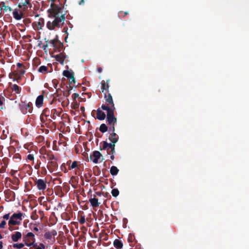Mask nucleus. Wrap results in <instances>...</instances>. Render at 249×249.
Masks as SVG:
<instances>
[{
    "label": "nucleus",
    "mask_w": 249,
    "mask_h": 249,
    "mask_svg": "<svg viewBox=\"0 0 249 249\" xmlns=\"http://www.w3.org/2000/svg\"><path fill=\"white\" fill-rule=\"evenodd\" d=\"M128 241L129 242L131 243V244H130V246H133V244L132 243L133 241H132V239L130 238V237H128Z\"/></svg>",
    "instance_id": "obj_62"
},
{
    "label": "nucleus",
    "mask_w": 249,
    "mask_h": 249,
    "mask_svg": "<svg viewBox=\"0 0 249 249\" xmlns=\"http://www.w3.org/2000/svg\"><path fill=\"white\" fill-rule=\"evenodd\" d=\"M110 135L108 139L111 142L116 143L119 140L118 135L116 133H110Z\"/></svg>",
    "instance_id": "obj_20"
},
{
    "label": "nucleus",
    "mask_w": 249,
    "mask_h": 249,
    "mask_svg": "<svg viewBox=\"0 0 249 249\" xmlns=\"http://www.w3.org/2000/svg\"><path fill=\"white\" fill-rule=\"evenodd\" d=\"M65 59V55L62 53H61L56 55V60L60 62L61 64L63 63Z\"/></svg>",
    "instance_id": "obj_27"
},
{
    "label": "nucleus",
    "mask_w": 249,
    "mask_h": 249,
    "mask_svg": "<svg viewBox=\"0 0 249 249\" xmlns=\"http://www.w3.org/2000/svg\"><path fill=\"white\" fill-rule=\"evenodd\" d=\"M21 88L17 84H10L9 88L3 91L4 95L11 100H14L21 96Z\"/></svg>",
    "instance_id": "obj_1"
},
{
    "label": "nucleus",
    "mask_w": 249,
    "mask_h": 249,
    "mask_svg": "<svg viewBox=\"0 0 249 249\" xmlns=\"http://www.w3.org/2000/svg\"><path fill=\"white\" fill-rule=\"evenodd\" d=\"M35 240H33V245H32V246L34 248H37V243H35Z\"/></svg>",
    "instance_id": "obj_59"
},
{
    "label": "nucleus",
    "mask_w": 249,
    "mask_h": 249,
    "mask_svg": "<svg viewBox=\"0 0 249 249\" xmlns=\"http://www.w3.org/2000/svg\"><path fill=\"white\" fill-rule=\"evenodd\" d=\"M5 101L4 97L1 94H0V106H2L3 102Z\"/></svg>",
    "instance_id": "obj_44"
},
{
    "label": "nucleus",
    "mask_w": 249,
    "mask_h": 249,
    "mask_svg": "<svg viewBox=\"0 0 249 249\" xmlns=\"http://www.w3.org/2000/svg\"><path fill=\"white\" fill-rule=\"evenodd\" d=\"M61 112L57 111L56 109H53L51 110V116L53 119H55L57 116H59Z\"/></svg>",
    "instance_id": "obj_26"
},
{
    "label": "nucleus",
    "mask_w": 249,
    "mask_h": 249,
    "mask_svg": "<svg viewBox=\"0 0 249 249\" xmlns=\"http://www.w3.org/2000/svg\"><path fill=\"white\" fill-rule=\"evenodd\" d=\"M63 75L67 78L70 79L73 77L74 72L71 70V71L65 70L63 72Z\"/></svg>",
    "instance_id": "obj_25"
},
{
    "label": "nucleus",
    "mask_w": 249,
    "mask_h": 249,
    "mask_svg": "<svg viewBox=\"0 0 249 249\" xmlns=\"http://www.w3.org/2000/svg\"><path fill=\"white\" fill-rule=\"evenodd\" d=\"M19 107L21 111L24 114L28 113H31L33 109L31 102L26 103L21 101L19 104Z\"/></svg>",
    "instance_id": "obj_6"
},
{
    "label": "nucleus",
    "mask_w": 249,
    "mask_h": 249,
    "mask_svg": "<svg viewBox=\"0 0 249 249\" xmlns=\"http://www.w3.org/2000/svg\"><path fill=\"white\" fill-rule=\"evenodd\" d=\"M49 47V44L48 43H46V44L45 45H44L42 47V49L45 51V52H46V49L47 48Z\"/></svg>",
    "instance_id": "obj_50"
},
{
    "label": "nucleus",
    "mask_w": 249,
    "mask_h": 249,
    "mask_svg": "<svg viewBox=\"0 0 249 249\" xmlns=\"http://www.w3.org/2000/svg\"><path fill=\"white\" fill-rule=\"evenodd\" d=\"M39 247L42 248V249H45V246L43 244H42V243H40Z\"/></svg>",
    "instance_id": "obj_58"
},
{
    "label": "nucleus",
    "mask_w": 249,
    "mask_h": 249,
    "mask_svg": "<svg viewBox=\"0 0 249 249\" xmlns=\"http://www.w3.org/2000/svg\"><path fill=\"white\" fill-rule=\"evenodd\" d=\"M25 245L27 246L30 247L33 245V242L32 243H27V242H25Z\"/></svg>",
    "instance_id": "obj_56"
},
{
    "label": "nucleus",
    "mask_w": 249,
    "mask_h": 249,
    "mask_svg": "<svg viewBox=\"0 0 249 249\" xmlns=\"http://www.w3.org/2000/svg\"><path fill=\"white\" fill-rule=\"evenodd\" d=\"M38 216L36 213V212H34L31 215V218L33 220H36Z\"/></svg>",
    "instance_id": "obj_45"
},
{
    "label": "nucleus",
    "mask_w": 249,
    "mask_h": 249,
    "mask_svg": "<svg viewBox=\"0 0 249 249\" xmlns=\"http://www.w3.org/2000/svg\"><path fill=\"white\" fill-rule=\"evenodd\" d=\"M101 108L107 111V124L111 125V124H116L117 123V118L114 116L115 110H112V109H109L108 107L104 106H101Z\"/></svg>",
    "instance_id": "obj_3"
},
{
    "label": "nucleus",
    "mask_w": 249,
    "mask_h": 249,
    "mask_svg": "<svg viewBox=\"0 0 249 249\" xmlns=\"http://www.w3.org/2000/svg\"><path fill=\"white\" fill-rule=\"evenodd\" d=\"M10 181L14 185L18 186L20 184L19 179L16 177H14L12 179H10Z\"/></svg>",
    "instance_id": "obj_29"
},
{
    "label": "nucleus",
    "mask_w": 249,
    "mask_h": 249,
    "mask_svg": "<svg viewBox=\"0 0 249 249\" xmlns=\"http://www.w3.org/2000/svg\"><path fill=\"white\" fill-rule=\"evenodd\" d=\"M17 69L21 68L22 67H24V66L23 65V64L22 63H18L17 64Z\"/></svg>",
    "instance_id": "obj_54"
},
{
    "label": "nucleus",
    "mask_w": 249,
    "mask_h": 249,
    "mask_svg": "<svg viewBox=\"0 0 249 249\" xmlns=\"http://www.w3.org/2000/svg\"><path fill=\"white\" fill-rule=\"evenodd\" d=\"M15 158H20V155L19 154H16L14 156Z\"/></svg>",
    "instance_id": "obj_61"
},
{
    "label": "nucleus",
    "mask_w": 249,
    "mask_h": 249,
    "mask_svg": "<svg viewBox=\"0 0 249 249\" xmlns=\"http://www.w3.org/2000/svg\"><path fill=\"white\" fill-rule=\"evenodd\" d=\"M17 172V170H12L11 171V174L12 176H14V175Z\"/></svg>",
    "instance_id": "obj_60"
},
{
    "label": "nucleus",
    "mask_w": 249,
    "mask_h": 249,
    "mask_svg": "<svg viewBox=\"0 0 249 249\" xmlns=\"http://www.w3.org/2000/svg\"><path fill=\"white\" fill-rule=\"evenodd\" d=\"M35 185L37 188L42 191H44L47 188V181L43 179H36L35 180Z\"/></svg>",
    "instance_id": "obj_8"
},
{
    "label": "nucleus",
    "mask_w": 249,
    "mask_h": 249,
    "mask_svg": "<svg viewBox=\"0 0 249 249\" xmlns=\"http://www.w3.org/2000/svg\"><path fill=\"white\" fill-rule=\"evenodd\" d=\"M65 14H62L60 17H53V21H48L46 24L47 28L50 30H53L56 28H61L63 25L65 18Z\"/></svg>",
    "instance_id": "obj_2"
},
{
    "label": "nucleus",
    "mask_w": 249,
    "mask_h": 249,
    "mask_svg": "<svg viewBox=\"0 0 249 249\" xmlns=\"http://www.w3.org/2000/svg\"><path fill=\"white\" fill-rule=\"evenodd\" d=\"M120 16H123V17H125V16H126L128 14V12H125L124 13H123V12H120L119 13Z\"/></svg>",
    "instance_id": "obj_51"
},
{
    "label": "nucleus",
    "mask_w": 249,
    "mask_h": 249,
    "mask_svg": "<svg viewBox=\"0 0 249 249\" xmlns=\"http://www.w3.org/2000/svg\"><path fill=\"white\" fill-rule=\"evenodd\" d=\"M38 162V163H37L35 166V168L36 169H39V168H40V165L41 164V162L40 161H37V162Z\"/></svg>",
    "instance_id": "obj_52"
},
{
    "label": "nucleus",
    "mask_w": 249,
    "mask_h": 249,
    "mask_svg": "<svg viewBox=\"0 0 249 249\" xmlns=\"http://www.w3.org/2000/svg\"><path fill=\"white\" fill-rule=\"evenodd\" d=\"M27 159L33 161L34 163V156L33 154H29L27 157Z\"/></svg>",
    "instance_id": "obj_43"
},
{
    "label": "nucleus",
    "mask_w": 249,
    "mask_h": 249,
    "mask_svg": "<svg viewBox=\"0 0 249 249\" xmlns=\"http://www.w3.org/2000/svg\"><path fill=\"white\" fill-rule=\"evenodd\" d=\"M25 73V67L17 69V70L14 72L9 74V77L11 79H13V81H17L18 83L19 81L21 80L22 76Z\"/></svg>",
    "instance_id": "obj_4"
},
{
    "label": "nucleus",
    "mask_w": 249,
    "mask_h": 249,
    "mask_svg": "<svg viewBox=\"0 0 249 249\" xmlns=\"http://www.w3.org/2000/svg\"><path fill=\"white\" fill-rule=\"evenodd\" d=\"M101 156L102 154L99 151H95L93 152L92 155H90V159L92 160L94 163H97Z\"/></svg>",
    "instance_id": "obj_12"
},
{
    "label": "nucleus",
    "mask_w": 249,
    "mask_h": 249,
    "mask_svg": "<svg viewBox=\"0 0 249 249\" xmlns=\"http://www.w3.org/2000/svg\"><path fill=\"white\" fill-rule=\"evenodd\" d=\"M44 19L43 18H39L37 21H35L33 23L32 25L35 30H42L44 25Z\"/></svg>",
    "instance_id": "obj_10"
},
{
    "label": "nucleus",
    "mask_w": 249,
    "mask_h": 249,
    "mask_svg": "<svg viewBox=\"0 0 249 249\" xmlns=\"http://www.w3.org/2000/svg\"><path fill=\"white\" fill-rule=\"evenodd\" d=\"M3 248V243L2 241H0V249H2Z\"/></svg>",
    "instance_id": "obj_64"
},
{
    "label": "nucleus",
    "mask_w": 249,
    "mask_h": 249,
    "mask_svg": "<svg viewBox=\"0 0 249 249\" xmlns=\"http://www.w3.org/2000/svg\"><path fill=\"white\" fill-rule=\"evenodd\" d=\"M44 95L42 94L39 95L36 99V105L37 107H40L42 106L43 104Z\"/></svg>",
    "instance_id": "obj_17"
},
{
    "label": "nucleus",
    "mask_w": 249,
    "mask_h": 249,
    "mask_svg": "<svg viewBox=\"0 0 249 249\" xmlns=\"http://www.w3.org/2000/svg\"><path fill=\"white\" fill-rule=\"evenodd\" d=\"M6 169L4 167L0 168V173H2L5 172Z\"/></svg>",
    "instance_id": "obj_57"
},
{
    "label": "nucleus",
    "mask_w": 249,
    "mask_h": 249,
    "mask_svg": "<svg viewBox=\"0 0 249 249\" xmlns=\"http://www.w3.org/2000/svg\"><path fill=\"white\" fill-rule=\"evenodd\" d=\"M24 246V244L23 243H15L13 245V247L14 248H17V249H21L23 248Z\"/></svg>",
    "instance_id": "obj_36"
},
{
    "label": "nucleus",
    "mask_w": 249,
    "mask_h": 249,
    "mask_svg": "<svg viewBox=\"0 0 249 249\" xmlns=\"http://www.w3.org/2000/svg\"><path fill=\"white\" fill-rule=\"evenodd\" d=\"M28 4H30V0H24V1H22V3H19L18 5V7L19 8H22V6H26Z\"/></svg>",
    "instance_id": "obj_33"
},
{
    "label": "nucleus",
    "mask_w": 249,
    "mask_h": 249,
    "mask_svg": "<svg viewBox=\"0 0 249 249\" xmlns=\"http://www.w3.org/2000/svg\"><path fill=\"white\" fill-rule=\"evenodd\" d=\"M113 245L116 249H122L123 247V242L118 239L114 240L113 241Z\"/></svg>",
    "instance_id": "obj_22"
},
{
    "label": "nucleus",
    "mask_w": 249,
    "mask_h": 249,
    "mask_svg": "<svg viewBox=\"0 0 249 249\" xmlns=\"http://www.w3.org/2000/svg\"><path fill=\"white\" fill-rule=\"evenodd\" d=\"M78 165V162L76 161H74L71 166L69 167V170H71L74 168H75Z\"/></svg>",
    "instance_id": "obj_38"
},
{
    "label": "nucleus",
    "mask_w": 249,
    "mask_h": 249,
    "mask_svg": "<svg viewBox=\"0 0 249 249\" xmlns=\"http://www.w3.org/2000/svg\"><path fill=\"white\" fill-rule=\"evenodd\" d=\"M4 193L6 195H7L9 196H12L14 199H15V193L13 191H11L9 189H8L4 191Z\"/></svg>",
    "instance_id": "obj_32"
},
{
    "label": "nucleus",
    "mask_w": 249,
    "mask_h": 249,
    "mask_svg": "<svg viewBox=\"0 0 249 249\" xmlns=\"http://www.w3.org/2000/svg\"><path fill=\"white\" fill-rule=\"evenodd\" d=\"M22 234L20 232L16 231L11 235V239L13 242H18L21 238Z\"/></svg>",
    "instance_id": "obj_19"
},
{
    "label": "nucleus",
    "mask_w": 249,
    "mask_h": 249,
    "mask_svg": "<svg viewBox=\"0 0 249 249\" xmlns=\"http://www.w3.org/2000/svg\"><path fill=\"white\" fill-rule=\"evenodd\" d=\"M27 237H31V238H32V240H35V235L34 234V233H33L31 232H28L26 234V238H27Z\"/></svg>",
    "instance_id": "obj_41"
},
{
    "label": "nucleus",
    "mask_w": 249,
    "mask_h": 249,
    "mask_svg": "<svg viewBox=\"0 0 249 249\" xmlns=\"http://www.w3.org/2000/svg\"><path fill=\"white\" fill-rule=\"evenodd\" d=\"M110 81L109 79H108L107 80L106 82H105V81L103 80L101 81V91L103 93H105V92H107V93H109L108 92V89L109 88V84H108V82Z\"/></svg>",
    "instance_id": "obj_14"
},
{
    "label": "nucleus",
    "mask_w": 249,
    "mask_h": 249,
    "mask_svg": "<svg viewBox=\"0 0 249 249\" xmlns=\"http://www.w3.org/2000/svg\"><path fill=\"white\" fill-rule=\"evenodd\" d=\"M6 224V222L3 220L0 223V228H4Z\"/></svg>",
    "instance_id": "obj_46"
},
{
    "label": "nucleus",
    "mask_w": 249,
    "mask_h": 249,
    "mask_svg": "<svg viewBox=\"0 0 249 249\" xmlns=\"http://www.w3.org/2000/svg\"><path fill=\"white\" fill-rule=\"evenodd\" d=\"M115 152V147H113L112 148V149L110 150V151H107L108 154L110 155H114Z\"/></svg>",
    "instance_id": "obj_47"
},
{
    "label": "nucleus",
    "mask_w": 249,
    "mask_h": 249,
    "mask_svg": "<svg viewBox=\"0 0 249 249\" xmlns=\"http://www.w3.org/2000/svg\"><path fill=\"white\" fill-rule=\"evenodd\" d=\"M48 67L45 66H41L38 70L39 72L45 73L48 72Z\"/></svg>",
    "instance_id": "obj_31"
},
{
    "label": "nucleus",
    "mask_w": 249,
    "mask_h": 249,
    "mask_svg": "<svg viewBox=\"0 0 249 249\" xmlns=\"http://www.w3.org/2000/svg\"><path fill=\"white\" fill-rule=\"evenodd\" d=\"M47 157L49 160L52 161V160L55 159L54 156L51 153L47 154Z\"/></svg>",
    "instance_id": "obj_37"
},
{
    "label": "nucleus",
    "mask_w": 249,
    "mask_h": 249,
    "mask_svg": "<svg viewBox=\"0 0 249 249\" xmlns=\"http://www.w3.org/2000/svg\"><path fill=\"white\" fill-rule=\"evenodd\" d=\"M22 213L20 212L13 214L8 221L9 226L19 225L20 223V221L22 219Z\"/></svg>",
    "instance_id": "obj_5"
},
{
    "label": "nucleus",
    "mask_w": 249,
    "mask_h": 249,
    "mask_svg": "<svg viewBox=\"0 0 249 249\" xmlns=\"http://www.w3.org/2000/svg\"><path fill=\"white\" fill-rule=\"evenodd\" d=\"M70 80H71V81L70 82V84L71 83H76V81L75 80V78L74 77V75H73V77L72 78H70Z\"/></svg>",
    "instance_id": "obj_55"
},
{
    "label": "nucleus",
    "mask_w": 249,
    "mask_h": 249,
    "mask_svg": "<svg viewBox=\"0 0 249 249\" xmlns=\"http://www.w3.org/2000/svg\"><path fill=\"white\" fill-rule=\"evenodd\" d=\"M91 177V174L89 173H86L84 174V178L86 179V181L89 182V178Z\"/></svg>",
    "instance_id": "obj_39"
},
{
    "label": "nucleus",
    "mask_w": 249,
    "mask_h": 249,
    "mask_svg": "<svg viewBox=\"0 0 249 249\" xmlns=\"http://www.w3.org/2000/svg\"><path fill=\"white\" fill-rule=\"evenodd\" d=\"M79 97V94L77 93H74L72 95V97L74 100H76Z\"/></svg>",
    "instance_id": "obj_49"
},
{
    "label": "nucleus",
    "mask_w": 249,
    "mask_h": 249,
    "mask_svg": "<svg viewBox=\"0 0 249 249\" xmlns=\"http://www.w3.org/2000/svg\"><path fill=\"white\" fill-rule=\"evenodd\" d=\"M107 130H108V127L105 124H102L100 125V127H99V130L101 132L105 133V132H107Z\"/></svg>",
    "instance_id": "obj_30"
},
{
    "label": "nucleus",
    "mask_w": 249,
    "mask_h": 249,
    "mask_svg": "<svg viewBox=\"0 0 249 249\" xmlns=\"http://www.w3.org/2000/svg\"><path fill=\"white\" fill-rule=\"evenodd\" d=\"M104 98L105 99V104H103L102 106L107 107L109 109L115 110V105L111 94L105 92L104 93Z\"/></svg>",
    "instance_id": "obj_7"
},
{
    "label": "nucleus",
    "mask_w": 249,
    "mask_h": 249,
    "mask_svg": "<svg viewBox=\"0 0 249 249\" xmlns=\"http://www.w3.org/2000/svg\"><path fill=\"white\" fill-rule=\"evenodd\" d=\"M110 174L113 176L117 175L119 172V169L115 166L111 167L110 169Z\"/></svg>",
    "instance_id": "obj_28"
},
{
    "label": "nucleus",
    "mask_w": 249,
    "mask_h": 249,
    "mask_svg": "<svg viewBox=\"0 0 249 249\" xmlns=\"http://www.w3.org/2000/svg\"><path fill=\"white\" fill-rule=\"evenodd\" d=\"M97 71L99 73L102 72V69L101 67L98 68L97 69Z\"/></svg>",
    "instance_id": "obj_63"
},
{
    "label": "nucleus",
    "mask_w": 249,
    "mask_h": 249,
    "mask_svg": "<svg viewBox=\"0 0 249 249\" xmlns=\"http://www.w3.org/2000/svg\"><path fill=\"white\" fill-rule=\"evenodd\" d=\"M57 235V231L55 230H53L51 231H47L44 233V236L46 240H52L55 241V236Z\"/></svg>",
    "instance_id": "obj_11"
},
{
    "label": "nucleus",
    "mask_w": 249,
    "mask_h": 249,
    "mask_svg": "<svg viewBox=\"0 0 249 249\" xmlns=\"http://www.w3.org/2000/svg\"><path fill=\"white\" fill-rule=\"evenodd\" d=\"M106 117L105 113L102 111L100 108L97 109L96 111V118L99 120H103Z\"/></svg>",
    "instance_id": "obj_15"
},
{
    "label": "nucleus",
    "mask_w": 249,
    "mask_h": 249,
    "mask_svg": "<svg viewBox=\"0 0 249 249\" xmlns=\"http://www.w3.org/2000/svg\"><path fill=\"white\" fill-rule=\"evenodd\" d=\"M58 166L57 163L56 161H51L48 162L47 167L50 171L53 172V170L55 169Z\"/></svg>",
    "instance_id": "obj_18"
},
{
    "label": "nucleus",
    "mask_w": 249,
    "mask_h": 249,
    "mask_svg": "<svg viewBox=\"0 0 249 249\" xmlns=\"http://www.w3.org/2000/svg\"><path fill=\"white\" fill-rule=\"evenodd\" d=\"M42 114L46 117H48L50 115V110L47 108H45L43 111Z\"/></svg>",
    "instance_id": "obj_40"
},
{
    "label": "nucleus",
    "mask_w": 249,
    "mask_h": 249,
    "mask_svg": "<svg viewBox=\"0 0 249 249\" xmlns=\"http://www.w3.org/2000/svg\"><path fill=\"white\" fill-rule=\"evenodd\" d=\"M115 124H111V125H109L108 132L109 133H115Z\"/></svg>",
    "instance_id": "obj_35"
},
{
    "label": "nucleus",
    "mask_w": 249,
    "mask_h": 249,
    "mask_svg": "<svg viewBox=\"0 0 249 249\" xmlns=\"http://www.w3.org/2000/svg\"><path fill=\"white\" fill-rule=\"evenodd\" d=\"M51 11L50 13L53 17H60V13L62 10L61 7L55 4H51Z\"/></svg>",
    "instance_id": "obj_9"
},
{
    "label": "nucleus",
    "mask_w": 249,
    "mask_h": 249,
    "mask_svg": "<svg viewBox=\"0 0 249 249\" xmlns=\"http://www.w3.org/2000/svg\"><path fill=\"white\" fill-rule=\"evenodd\" d=\"M2 10L3 7L2 4H1V2H0V18L2 16Z\"/></svg>",
    "instance_id": "obj_48"
},
{
    "label": "nucleus",
    "mask_w": 249,
    "mask_h": 249,
    "mask_svg": "<svg viewBox=\"0 0 249 249\" xmlns=\"http://www.w3.org/2000/svg\"><path fill=\"white\" fill-rule=\"evenodd\" d=\"M111 193L112 196H113L114 197H117L119 194V191L118 189L117 188L113 189L112 190Z\"/></svg>",
    "instance_id": "obj_34"
},
{
    "label": "nucleus",
    "mask_w": 249,
    "mask_h": 249,
    "mask_svg": "<svg viewBox=\"0 0 249 249\" xmlns=\"http://www.w3.org/2000/svg\"><path fill=\"white\" fill-rule=\"evenodd\" d=\"M115 147V143H107L106 141L103 142V147L102 148H100V150H107V151H108L109 150L112 149V148Z\"/></svg>",
    "instance_id": "obj_13"
},
{
    "label": "nucleus",
    "mask_w": 249,
    "mask_h": 249,
    "mask_svg": "<svg viewBox=\"0 0 249 249\" xmlns=\"http://www.w3.org/2000/svg\"><path fill=\"white\" fill-rule=\"evenodd\" d=\"M89 201L93 208L98 207L99 206L100 203L98 202V199L95 197V196L94 198H90Z\"/></svg>",
    "instance_id": "obj_21"
},
{
    "label": "nucleus",
    "mask_w": 249,
    "mask_h": 249,
    "mask_svg": "<svg viewBox=\"0 0 249 249\" xmlns=\"http://www.w3.org/2000/svg\"><path fill=\"white\" fill-rule=\"evenodd\" d=\"M13 15L14 18L17 20H19L22 17V13L21 12L18 13L16 9L13 12Z\"/></svg>",
    "instance_id": "obj_23"
},
{
    "label": "nucleus",
    "mask_w": 249,
    "mask_h": 249,
    "mask_svg": "<svg viewBox=\"0 0 249 249\" xmlns=\"http://www.w3.org/2000/svg\"><path fill=\"white\" fill-rule=\"evenodd\" d=\"M1 4H2L3 10L5 12H11L12 11V8L7 4L6 2L2 1Z\"/></svg>",
    "instance_id": "obj_24"
},
{
    "label": "nucleus",
    "mask_w": 249,
    "mask_h": 249,
    "mask_svg": "<svg viewBox=\"0 0 249 249\" xmlns=\"http://www.w3.org/2000/svg\"><path fill=\"white\" fill-rule=\"evenodd\" d=\"M85 217L84 215H81L79 222L81 224H83L85 223Z\"/></svg>",
    "instance_id": "obj_42"
},
{
    "label": "nucleus",
    "mask_w": 249,
    "mask_h": 249,
    "mask_svg": "<svg viewBox=\"0 0 249 249\" xmlns=\"http://www.w3.org/2000/svg\"><path fill=\"white\" fill-rule=\"evenodd\" d=\"M10 213L5 214L3 216L4 219L8 220L9 218Z\"/></svg>",
    "instance_id": "obj_53"
},
{
    "label": "nucleus",
    "mask_w": 249,
    "mask_h": 249,
    "mask_svg": "<svg viewBox=\"0 0 249 249\" xmlns=\"http://www.w3.org/2000/svg\"><path fill=\"white\" fill-rule=\"evenodd\" d=\"M45 40L46 43H48V44H50L51 47L54 48H56L57 44H60V42L57 38H54L50 40H46V38H45Z\"/></svg>",
    "instance_id": "obj_16"
}]
</instances>
